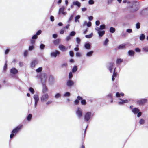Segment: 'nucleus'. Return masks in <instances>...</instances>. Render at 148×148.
Wrapping results in <instances>:
<instances>
[{"label":"nucleus","instance_id":"1","mask_svg":"<svg viewBox=\"0 0 148 148\" xmlns=\"http://www.w3.org/2000/svg\"><path fill=\"white\" fill-rule=\"evenodd\" d=\"M131 12H135L138 10L140 8L139 3L138 2H133L132 5L130 6Z\"/></svg>","mask_w":148,"mask_h":148},{"label":"nucleus","instance_id":"2","mask_svg":"<svg viewBox=\"0 0 148 148\" xmlns=\"http://www.w3.org/2000/svg\"><path fill=\"white\" fill-rule=\"evenodd\" d=\"M22 125L18 126L14 129L12 131V133L10 135V138H12L19 131L20 129L22 127Z\"/></svg>","mask_w":148,"mask_h":148},{"label":"nucleus","instance_id":"3","mask_svg":"<svg viewBox=\"0 0 148 148\" xmlns=\"http://www.w3.org/2000/svg\"><path fill=\"white\" fill-rule=\"evenodd\" d=\"M48 77L47 75L45 73H42L40 75V79L42 84H45Z\"/></svg>","mask_w":148,"mask_h":148},{"label":"nucleus","instance_id":"4","mask_svg":"<svg viewBox=\"0 0 148 148\" xmlns=\"http://www.w3.org/2000/svg\"><path fill=\"white\" fill-rule=\"evenodd\" d=\"M49 97V96L48 93H43L40 98L41 102H44L46 101L48 99Z\"/></svg>","mask_w":148,"mask_h":148},{"label":"nucleus","instance_id":"5","mask_svg":"<svg viewBox=\"0 0 148 148\" xmlns=\"http://www.w3.org/2000/svg\"><path fill=\"white\" fill-rule=\"evenodd\" d=\"M147 100L146 99H142L138 100L137 101V103L140 105H142L147 102Z\"/></svg>","mask_w":148,"mask_h":148},{"label":"nucleus","instance_id":"6","mask_svg":"<svg viewBox=\"0 0 148 148\" xmlns=\"http://www.w3.org/2000/svg\"><path fill=\"white\" fill-rule=\"evenodd\" d=\"M95 30L97 31L99 37H102L105 34V31L104 30L101 31L98 27H96Z\"/></svg>","mask_w":148,"mask_h":148},{"label":"nucleus","instance_id":"7","mask_svg":"<svg viewBox=\"0 0 148 148\" xmlns=\"http://www.w3.org/2000/svg\"><path fill=\"white\" fill-rule=\"evenodd\" d=\"M65 8V7L64 6H62L61 8H60L59 10L58 14H62L64 15H65L66 14V12L64 11Z\"/></svg>","mask_w":148,"mask_h":148},{"label":"nucleus","instance_id":"8","mask_svg":"<svg viewBox=\"0 0 148 148\" xmlns=\"http://www.w3.org/2000/svg\"><path fill=\"white\" fill-rule=\"evenodd\" d=\"M91 113L89 112L86 113L84 116L85 121H88L91 117Z\"/></svg>","mask_w":148,"mask_h":148},{"label":"nucleus","instance_id":"9","mask_svg":"<svg viewBox=\"0 0 148 148\" xmlns=\"http://www.w3.org/2000/svg\"><path fill=\"white\" fill-rule=\"evenodd\" d=\"M119 99L121 100V101H119L118 102V103L119 105H123L125 103H128L130 100H123L122 99L119 98Z\"/></svg>","mask_w":148,"mask_h":148},{"label":"nucleus","instance_id":"10","mask_svg":"<svg viewBox=\"0 0 148 148\" xmlns=\"http://www.w3.org/2000/svg\"><path fill=\"white\" fill-rule=\"evenodd\" d=\"M58 48L59 49L63 52L66 51L67 49V47H65L62 44H60L59 45Z\"/></svg>","mask_w":148,"mask_h":148},{"label":"nucleus","instance_id":"11","mask_svg":"<svg viewBox=\"0 0 148 148\" xmlns=\"http://www.w3.org/2000/svg\"><path fill=\"white\" fill-rule=\"evenodd\" d=\"M60 54V53L59 51L56 50L55 51L51 53V56L52 57L56 58L57 55H58Z\"/></svg>","mask_w":148,"mask_h":148},{"label":"nucleus","instance_id":"12","mask_svg":"<svg viewBox=\"0 0 148 148\" xmlns=\"http://www.w3.org/2000/svg\"><path fill=\"white\" fill-rule=\"evenodd\" d=\"M38 63V60H34L31 62L30 63V67L32 68H33Z\"/></svg>","mask_w":148,"mask_h":148},{"label":"nucleus","instance_id":"13","mask_svg":"<svg viewBox=\"0 0 148 148\" xmlns=\"http://www.w3.org/2000/svg\"><path fill=\"white\" fill-rule=\"evenodd\" d=\"M76 113L78 117L79 118H80L82 115V112L81 109L79 108H78L77 109Z\"/></svg>","mask_w":148,"mask_h":148},{"label":"nucleus","instance_id":"14","mask_svg":"<svg viewBox=\"0 0 148 148\" xmlns=\"http://www.w3.org/2000/svg\"><path fill=\"white\" fill-rule=\"evenodd\" d=\"M114 63H110L108 64V68L110 73H112V69L114 66Z\"/></svg>","mask_w":148,"mask_h":148},{"label":"nucleus","instance_id":"15","mask_svg":"<svg viewBox=\"0 0 148 148\" xmlns=\"http://www.w3.org/2000/svg\"><path fill=\"white\" fill-rule=\"evenodd\" d=\"M49 83L51 84H52L54 82V79L53 77L51 75H49Z\"/></svg>","mask_w":148,"mask_h":148},{"label":"nucleus","instance_id":"16","mask_svg":"<svg viewBox=\"0 0 148 148\" xmlns=\"http://www.w3.org/2000/svg\"><path fill=\"white\" fill-rule=\"evenodd\" d=\"M74 84V82L71 80H69L66 83V85L68 87H70L73 85Z\"/></svg>","mask_w":148,"mask_h":148},{"label":"nucleus","instance_id":"17","mask_svg":"<svg viewBox=\"0 0 148 148\" xmlns=\"http://www.w3.org/2000/svg\"><path fill=\"white\" fill-rule=\"evenodd\" d=\"M10 72L13 74H16L18 73V71L15 68H13L11 69Z\"/></svg>","mask_w":148,"mask_h":148},{"label":"nucleus","instance_id":"18","mask_svg":"<svg viewBox=\"0 0 148 148\" xmlns=\"http://www.w3.org/2000/svg\"><path fill=\"white\" fill-rule=\"evenodd\" d=\"M43 86V89L42 90V92L43 93H46V92L48 90L45 84H42Z\"/></svg>","mask_w":148,"mask_h":148},{"label":"nucleus","instance_id":"19","mask_svg":"<svg viewBox=\"0 0 148 148\" xmlns=\"http://www.w3.org/2000/svg\"><path fill=\"white\" fill-rule=\"evenodd\" d=\"M139 111V110L136 108H134L132 109V111L134 114H137Z\"/></svg>","mask_w":148,"mask_h":148},{"label":"nucleus","instance_id":"20","mask_svg":"<svg viewBox=\"0 0 148 148\" xmlns=\"http://www.w3.org/2000/svg\"><path fill=\"white\" fill-rule=\"evenodd\" d=\"M35 102H38L39 100L38 95L37 94H35L33 97Z\"/></svg>","mask_w":148,"mask_h":148},{"label":"nucleus","instance_id":"21","mask_svg":"<svg viewBox=\"0 0 148 148\" xmlns=\"http://www.w3.org/2000/svg\"><path fill=\"white\" fill-rule=\"evenodd\" d=\"M73 4L74 5L77 6L79 8L81 6L80 3L78 1L73 2Z\"/></svg>","mask_w":148,"mask_h":148},{"label":"nucleus","instance_id":"22","mask_svg":"<svg viewBox=\"0 0 148 148\" xmlns=\"http://www.w3.org/2000/svg\"><path fill=\"white\" fill-rule=\"evenodd\" d=\"M84 46L85 48L87 49H89L91 47L90 45L88 43H85Z\"/></svg>","mask_w":148,"mask_h":148},{"label":"nucleus","instance_id":"23","mask_svg":"<svg viewBox=\"0 0 148 148\" xmlns=\"http://www.w3.org/2000/svg\"><path fill=\"white\" fill-rule=\"evenodd\" d=\"M93 53V51H92L88 52L86 54V56L88 57H91Z\"/></svg>","mask_w":148,"mask_h":148},{"label":"nucleus","instance_id":"24","mask_svg":"<svg viewBox=\"0 0 148 148\" xmlns=\"http://www.w3.org/2000/svg\"><path fill=\"white\" fill-rule=\"evenodd\" d=\"M145 36L144 34H142L140 36V40L142 41L145 39Z\"/></svg>","mask_w":148,"mask_h":148},{"label":"nucleus","instance_id":"25","mask_svg":"<svg viewBox=\"0 0 148 148\" xmlns=\"http://www.w3.org/2000/svg\"><path fill=\"white\" fill-rule=\"evenodd\" d=\"M105 25L104 24H103L101 25L99 27H98V28L99 29V30H102L105 29Z\"/></svg>","mask_w":148,"mask_h":148},{"label":"nucleus","instance_id":"26","mask_svg":"<svg viewBox=\"0 0 148 148\" xmlns=\"http://www.w3.org/2000/svg\"><path fill=\"white\" fill-rule=\"evenodd\" d=\"M93 33H91L89 35H86L85 36L86 38H92L93 36Z\"/></svg>","mask_w":148,"mask_h":148},{"label":"nucleus","instance_id":"27","mask_svg":"<svg viewBox=\"0 0 148 148\" xmlns=\"http://www.w3.org/2000/svg\"><path fill=\"white\" fill-rule=\"evenodd\" d=\"M80 17V15H77L75 16V22H79V21L78 19H79Z\"/></svg>","mask_w":148,"mask_h":148},{"label":"nucleus","instance_id":"28","mask_svg":"<svg viewBox=\"0 0 148 148\" xmlns=\"http://www.w3.org/2000/svg\"><path fill=\"white\" fill-rule=\"evenodd\" d=\"M61 95L59 93H57L56 94L55 96V97L56 99H58L59 98H60L61 97Z\"/></svg>","mask_w":148,"mask_h":148},{"label":"nucleus","instance_id":"29","mask_svg":"<svg viewBox=\"0 0 148 148\" xmlns=\"http://www.w3.org/2000/svg\"><path fill=\"white\" fill-rule=\"evenodd\" d=\"M125 44H122L120 45L118 47V49H122L124 48L125 46Z\"/></svg>","mask_w":148,"mask_h":148},{"label":"nucleus","instance_id":"30","mask_svg":"<svg viewBox=\"0 0 148 148\" xmlns=\"http://www.w3.org/2000/svg\"><path fill=\"white\" fill-rule=\"evenodd\" d=\"M115 31V28L113 27H111L110 29V31L111 33H114Z\"/></svg>","mask_w":148,"mask_h":148},{"label":"nucleus","instance_id":"31","mask_svg":"<svg viewBox=\"0 0 148 148\" xmlns=\"http://www.w3.org/2000/svg\"><path fill=\"white\" fill-rule=\"evenodd\" d=\"M116 71V68H115L114 69V72L112 75V76L114 77H116L117 75V73L115 72Z\"/></svg>","mask_w":148,"mask_h":148},{"label":"nucleus","instance_id":"32","mask_svg":"<svg viewBox=\"0 0 148 148\" xmlns=\"http://www.w3.org/2000/svg\"><path fill=\"white\" fill-rule=\"evenodd\" d=\"M143 51L148 52V47L145 46L143 47Z\"/></svg>","mask_w":148,"mask_h":148},{"label":"nucleus","instance_id":"33","mask_svg":"<svg viewBox=\"0 0 148 148\" xmlns=\"http://www.w3.org/2000/svg\"><path fill=\"white\" fill-rule=\"evenodd\" d=\"M130 56H133L134 54V52L133 50H130L128 52Z\"/></svg>","mask_w":148,"mask_h":148},{"label":"nucleus","instance_id":"34","mask_svg":"<svg viewBox=\"0 0 148 148\" xmlns=\"http://www.w3.org/2000/svg\"><path fill=\"white\" fill-rule=\"evenodd\" d=\"M77 69V67L76 66H74V67L72 69V71L73 72H76Z\"/></svg>","mask_w":148,"mask_h":148},{"label":"nucleus","instance_id":"35","mask_svg":"<svg viewBox=\"0 0 148 148\" xmlns=\"http://www.w3.org/2000/svg\"><path fill=\"white\" fill-rule=\"evenodd\" d=\"M32 117V115L31 114H29L27 116V119L28 121H30Z\"/></svg>","mask_w":148,"mask_h":148},{"label":"nucleus","instance_id":"36","mask_svg":"<svg viewBox=\"0 0 148 148\" xmlns=\"http://www.w3.org/2000/svg\"><path fill=\"white\" fill-rule=\"evenodd\" d=\"M60 39H57L54 41V43L55 44L57 45L60 42Z\"/></svg>","mask_w":148,"mask_h":148},{"label":"nucleus","instance_id":"37","mask_svg":"<svg viewBox=\"0 0 148 148\" xmlns=\"http://www.w3.org/2000/svg\"><path fill=\"white\" fill-rule=\"evenodd\" d=\"M42 67H40L37 69L36 70V71L37 72L40 73L42 71Z\"/></svg>","mask_w":148,"mask_h":148},{"label":"nucleus","instance_id":"38","mask_svg":"<svg viewBox=\"0 0 148 148\" xmlns=\"http://www.w3.org/2000/svg\"><path fill=\"white\" fill-rule=\"evenodd\" d=\"M123 61V60L121 59H118L116 61V63L118 64H120Z\"/></svg>","mask_w":148,"mask_h":148},{"label":"nucleus","instance_id":"39","mask_svg":"<svg viewBox=\"0 0 148 148\" xmlns=\"http://www.w3.org/2000/svg\"><path fill=\"white\" fill-rule=\"evenodd\" d=\"M29 90L31 93L33 94L34 93V89L32 87H30L29 89Z\"/></svg>","mask_w":148,"mask_h":148},{"label":"nucleus","instance_id":"40","mask_svg":"<svg viewBox=\"0 0 148 148\" xmlns=\"http://www.w3.org/2000/svg\"><path fill=\"white\" fill-rule=\"evenodd\" d=\"M70 94L69 92H66L64 94L63 96L64 97H69L70 96Z\"/></svg>","mask_w":148,"mask_h":148},{"label":"nucleus","instance_id":"41","mask_svg":"<svg viewBox=\"0 0 148 148\" xmlns=\"http://www.w3.org/2000/svg\"><path fill=\"white\" fill-rule=\"evenodd\" d=\"M75 34L76 32L75 31H73L71 32L69 35L70 36H73L75 35Z\"/></svg>","mask_w":148,"mask_h":148},{"label":"nucleus","instance_id":"42","mask_svg":"<svg viewBox=\"0 0 148 148\" xmlns=\"http://www.w3.org/2000/svg\"><path fill=\"white\" fill-rule=\"evenodd\" d=\"M109 40L107 38H106L104 42V45H106L108 44Z\"/></svg>","mask_w":148,"mask_h":148},{"label":"nucleus","instance_id":"43","mask_svg":"<svg viewBox=\"0 0 148 148\" xmlns=\"http://www.w3.org/2000/svg\"><path fill=\"white\" fill-rule=\"evenodd\" d=\"M94 3V1L93 0H89L88 3L89 5H92Z\"/></svg>","mask_w":148,"mask_h":148},{"label":"nucleus","instance_id":"44","mask_svg":"<svg viewBox=\"0 0 148 148\" xmlns=\"http://www.w3.org/2000/svg\"><path fill=\"white\" fill-rule=\"evenodd\" d=\"M145 121L142 119H141L139 121V123L140 124H143L144 123Z\"/></svg>","mask_w":148,"mask_h":148},{"label":"nucleus","instance_id":"45","mask_svg":"<svg viewBox=\"0 0 148 148\" xmlns=\"http://www.w3.org/2000/svg\"><path fill=\"white\" fill-rule=\"evenodd\" d=\"M34 48V47L33 45L30 46L29 47V51H31L33 50Z\"/></svg>","mask_w":148,"mask_h":148},{"label":"nucleus","instance_id":"46","mask_svg":"<svg viewBox=\"0 0 148 148\" xmlns=\"http://www.w3.org/2000/svg\"><path fill=\"white\" fill-rule=\"evenodd\" d=\"M73 17L74 14H73L71 15L70 18H69L68 21V22H69V21H70L73 18Z\"/></svg>","mask_w":148,"mask_h":148},{"label":"nucleus","instance_id":"47","mask_svg":"<svg viewBox=\"0 0 148 148\" xmlns=\"http://www.w3.org/2000/svg\"><path fill=\"white\" fill-rule=\"evenodd\" d=\"M45 47V46L44 44H42L40 45V48L41 50H43Z\"/></svg>","mask_w":148,"mask_h":148},{"label":"nucleus","instance_id":"48","mask_svg":"<svg viewBox=\"0 0 148 148\" xmlns=\"http://www.w3.org/2000/svg\"><path fill=\"white\" fill-rule=\"evenodd\" d=\"M136 27L137 29H139L140 27V24L139 23H137L136 24Z\"/></svg>","mask_w":148,"mask_h":148},{"label":"nucleus","instance_id":"49","mask_svg":"<svg viewBox=\"0 0 148 148\" xmlns=\"http://www.w3.org/2000/svg\"><path fill=\"white\" fill-rule=\"evenodd\" d=\"M38 38V36L36 34H35L32 37V39L35 40L36 39Z\"/></svg>","mask_w":148,"mask_h":148},{"label":"nucleus","instance_id":"50","mask_svg":"<svg viewBox=\"0 0 148 148\" xmlns=\"http://www.w3.org/2000/svg\"><path fill=\"white\" fill-rule=\"evenodd\" d=\"M81 103L82 105H86V101L85 100H82L81 101Z\"/></svg>","mask_w":148,"mask_h":148},{"label":"nucleus","instance_id":"51","mask_svg":"<svg viewBox=\"0 0 148 148\" xmlns=\"http://www.w3.org/2000/svg\"><path fill=\"white\" fill-rule=\"evenodd\" d=\"M65 28H63L60 31V33L61 34H63L64 33V30H65Z\"/></svg>","mask_w":148,"mask_h":148},{"label":"nucleus","instance_id":"52","mask_svg":"<svg viewBox=\"0 0 148 148\" xmlns=\"http://www.w3.org/2000/svg\"><path fill=\"white\" fill-rule=\"evenodd\" d=\"M73 77V74L71 72H70L69 74V79Z\"/></svg>","mask_w":148,"mask_h":148},{"label":"nucleus","instance_id":"53","mask_svg":"<svg viewBox=\"0 0 148 148\" xmlns=\"http://www.w3.org/2000/svg\"><path fill=\"white\" fill-rule=\"evenodd\" d=\"M86 25L88 27H90L91 26V23L90 22H89L87 23Z\"/></svg>","mask_w":148,"mask_h":148},{"label":"nucleus","instance_id":"54","mask_svg":"<svg viewBox=\"0 0 148 148\" xmlns=\"http://www.w3.org/2000/svg\"><path fill=\"white\" fill-rule=\"evenodd\" d=\"M28 54V51L27 50H25L24 52V55L25 57L27 56Z\"/></svg>","mask_w":148,"mask_h":148},{"label":"nucleus","instance_id":"55","mask_svg":"<svg viewBox=\"0 0 148 148\" xmlns=\"http://www.w3.org/2000/svg\"><path fill=\"white\" fill-rule=\"evenodd\" d=\"M69 54L70 56H71L73 57L74 56V53L72 51H70L69 52Z\"/></svg>","mask_w":148,"mask_h":148},{"label":"nucleus","instance_id":"56","mask_svg":"<svg viewBox=\"0 0 148 148\" xmlns=\"http://www.w3.org/2000/svg\"><path fill=\"white\" fill-rule=\"evenodd\" d=\"M35 42V40H34L32 39L30 40V43L32 44H34Z\"/></svg>","mask_w":148,"mask_h":148},{"label":"nucleus","instance_id":"57","mask_svg":"<svg viewBox=\"0 0 148 148\" xmlns=\"http://www.w3.org/2000/svg\"><path fill=\"white\" fill-rule=\"evenodd\" d=\"M77 98L78 101L82 100L83 99L80 96H78L77 97Z\"/></svg>","mask_w":148,"mask_h":148},{"label":"nucleus","instance_id":"58","mask_svg":"<svg viewBox=\"0 0 148 148\" xmlns=\"http://www.w3.org/2000/svg\"><path fill=\"white\" fill-rule=\"evenodd\" d=\"M41 30H38L36 32V35H37V36L40 35L41 33Z\"/></svg>","mask_w":148,"mask_h":148},{"label":"nucleus","instance_id":"59","mask_svg":"<svg viewBox=\"0 0 148 148\" xmlns=\"http://www.w3.org/2000/svg\"><path fill=\"white\" fill-rule=\"evenodd\" d=\"M71 38V36L70 35H69L66 38V40L68 41L70 40Z\"/></svg>","mask_w":148,"mask_h":148},{"label":"nucleus","instance_id":"60","mask_svg":"<svg viewBox=\"0 0 148 148\" xmlns=\"http://www.w3.org/2000/svg\"><path fill=\"white\" fill-rule=\"evenodd\" d=\"M76 41L77 43L79 44L80 42V39L78 37L76 38Z\"/></svg>","mask_w":148,"mask_h":148},{"label":"nucleus","instance_id":"61","mask_svg":"<svg viewBox=\"0 0 148 148\" xmlns=\"http://www.w3.org/2000/svg\"><path fill=\"white\" fill-rule=\"evenodd\" d=\"M38 102H34V108L35 109L36 108Z\"/></svg>","mask_w":148,"mask_h":148},{"label":"nucleus","instance_id":"62","mask_svg":"<svg viewBox=\"0 0 148 148\" xmlns=\"http://www.w3.org/2000/svg\"><path fill=\"white\" fill-rule=\"evenodd\" d=\"M126 32L129 33H131L132 32V30L131 29H128L126 30Z\"/></svg>","mask_w":148,"mask_h":148},{"label":"nucleus","instance_id":"63","mask_svg":"<svg viewBox=\"0 0 148 148\" xmlns=\"http://www.w3.org/2000/svg\"><path fill=\"white\" fill-rule=\"evenodd\" d=\"M100 21H97L95 22L96 25L97 26H99L100 24Z\"/></svg>","mask_w":148,"mask_h":148},{"label":"nucleus","instance_id":"64","mask_svg":"<svg viewBox=\"0 0 148 148\" xmlns=\"http://www.w3.org/2000/svg\"><path fill=\"white\" fill-rule=\"evenodd\" d=\"M79 103V101L77 99L75 100L74 101V103L76 105H77Z\"/></svg>","mask_w":148,"mask_h":148}]
</instances>
